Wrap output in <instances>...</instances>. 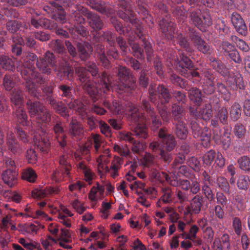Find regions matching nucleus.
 <instances>
[{
    "mask_svg": "<svg viewBox=\"0 0 250 250\" xmlns=\"http://www.w3.org/2000/svg\"><path fill=\"white\" fill-rule=\"evenodd\" d=\"M29 113L32 118L33 127L38 128V131H34V143L44 154L48 153L50 150V143L47 138L44 128L49 125L50 114L40 102L29 101L27 103Z\"/></svg>",
    "mask_w": 250,
    "mask_h": 250,
    "instance_id": "f257e3e1",
    "label": "nucleus"
},
{
    "mask_svg": "<svg viewBox=\"0 0 250 250\" xmlns=\"http://www.w3.org/2000/svg\"><path fill=\"white\" fill-rule=\"evenodd\" d=\"M104 104L113 114H125L129 116L131 120L134 122H139L134 128L135 135L139 137L143 138H146L147 137V129L146 127V125H144V122H146V119L143 115L142 109L137 108L130 103L126 104L125 107L117 102H113V104L110 105L108 101H104Z\"/></svg>",
    "mask_w": 250,
    "mask_h": 250,
    "instance_id": "f03ea898",
    "label": "nucleus"
},
{
    "mask_svg": "<svg viewBox=\"0 0 250 250\" xmlns=\"http://www.w3.org/2000/svg\"><path fill=\"white\" fill-rule=\"evenodd\" d=\"M79 80L83 83H85L83 87L86 89L89 95L92 97L94 101L102 98V93L104 94L109 91L111 87L110 85L109 77L105 73H103L102 75V83L96 84L94 86L93 83L88 80V72L85 68L83 67L78 68L76 70Z\"/></svg>",
    "mask_w": 250,
    "mask_h": 250,
    "instance_id": "7ed1b4c3",
    "label": "nucleus"
},
{
    "mask_svg": "<svg viewBox=\"0 0 250 250\" xmlns=\"http://www.w3.org/2000/svg\"><path fill=\"white\" fill-rule=\"evenodd\" d=\"M26 60L21 68H19L22 78L26 82V87L29 92L34 96L38 97L37 86L35 82L41 84L43 82V79L40 74L35 73L34 71V64L36 60V56L32 53H28Z\"/></svg>",
    "mask_w": 250,
    "mask_h": 250,
    "instance_id": "20e7f679",
    "label": "nucleus"
},
{
    "mask_svg": "<svg viewBox=\"0 0 250 250\" xmlns=\"http://www.w3.org/2000/svg\"><path fill=\"white\" fill-rule=\"evenodd\" d=\"M110 157V154L109 149H105L103 151V154H101L97 158L98 170L102 175H104L105 173L109 171L111 176L115 178L118 175V170L120 168L122 164V160L120 157L115 156L112 162L110 168L109 169L107 165L109 162V158Z\"/></svg>",
    "mask_w": 250,
    "mask_h": 250,
    "instance_id": "39448f33",
    "label": "nucleus"
},
{
    "mask_svg": "<svg viewBox=\"0 0 250 250\" xmlns=\"http://www.w3.org/2000/svg\"><path fill=\"white\" fill-rule=\"evenodd\" d=\"M155 86L151 85L149 87V92L150 95V99L152 102H154V98L153 97L154 95H156L157 92H158L159 95V99H161V103H158L157 104L158 109L159 113L164 122H167L169 120L170 113L167 112V108L165 104L168 102L169 100L170 95L167 90L165 88L163 85H159L157 87V91H155Z\"/></svg>",
    "mask_w": 250,
    "mask_h": 250,
    "instance_id": "423d86ee",
    "label": "nucleus"
},
{
    "mask_svg": "<svg viewBox=\"0 0 250 250\" xmlns=\"http://www.w3.org/2000/svg\"><path fill=\"white\" fill-rule=\"evenodd\" d=\"M40 208H43L47 205L48 211L51 214L58 213V218L60 222L66 227H70L71 222L69 217L73 216L72 213L65 207L60 205L59 203L55 202L53 204L42 202L38 203Z\"/></svg>",
    "mask_w": 250,
    "mask_h": 250,
    "instance_id": "0eeeda50",
    "label": "nucleus"
},
{
    "mask_svg": "<svg viewBox=\"0 0 250 250\" xmlns=\"http://www.w3.org/2000/svg\"><path fill=\"white\" fill-rule=\"evenodd\" d=\"M11 100L13 104L18 106V109L16 112L17 122L23 126L28 125L29 122L27 121V114L25 111L21 107L23 100L22 91L14 89L11 96Z\"/></svg>",
    "mask_w": 250,
    "mask_h": 250,
    "instance_id": "6e6552de",
    "label": "nucleus"
},
{
    "mask_svg": "<svg viewBox=\"0 0 250 250\" xmlns=\"http://www.w3.org/2000/svg\"><path fill=\"white\" fill-rule=\"evenodd\" d=\"M77 9L79 12V15L76 11H75L73 14L75 16V20L78 22V23L82 24L84 22V19L81 14H84L85 13L86 14H87V17L89 20L88 22L92 28L95 30H100L102 29L103 24L99 19V16L94 13L89 12L86 13L85 9L81 6H78Z\"/></svg>",
    "mask_w": 250,
    "mask_h": 250,
    "instance_id": "1a4fd4ad",
    "label": "nucleus"
},
{
    "mask_svg": "<svg viewBox=\"0 0 250 250\" xmlns=\"http://www.w3.org/2000/svg\"><path fill=\"white\" fill-rule=\"evenodd\" d=\"M118 76L120 83L112 87L113 90L117 91H123L124 88H130L133 89L134 87L135 80L134 78L130 75L129 70L125 67L120 66L119 68Z\"/></svg>",
    "mask_w": 250,
    "mask_h": 250,
    "instance_id": "9d476101",
    "label": "nucleus"
},
{
    "mask_svg": "<svg viewBox=\"0 0 250 250\" xmlns=\"http://www.w3.org/2000/svg\"><path fill=\"white\" fill-rule=\"evenodd\" d=\"M152 177L156 180L161 182L164 180L170 183V184L173 186H179L181 188L185 190H187L190 188V183L187 180H180L179 182L176 177V180L171 179V177L166 173L160 172L156 169L153 170L151 173Z\"/></svg>",
    "mask_w": 250,
    "mask_h": 250,
    "instance_id": "9b49d317",
    "label": "nucleus"
},
{
    "mask_svg": "<svg viewBox=\"0 0 250 250\" xmlns=\"http://www.w3.org/2000/svg\"><path fill=\"white\" fill-rule=\"evenodd\" d=\"M201 10H196L192 12L190 15L191 21L200 30L204 32L206 28L212 24L210 16L207 13L204 14L201 18Z\"/></svg>",
    "mask_w": 250,
    "mask_h": 250,
    "instance_id": "f8f14e48",
    "label": "nucleus"
},
{
    "mask_svg": "<svg viewBox=\"0 0 250 250\" xmlns=\"http://www.w3.org/2000/svg\"><path fill=\"white\" fill-rule=\"evenodd\" d=\"M193 64L191 60L183 55L181 57V61L177 62L176 64V67L177 69H179L178 67L182 68L181 70L182 74L189 79H190L191 77H198L199 75L198 72L191 70Z\"/></svg>",
    "mask_w": 250,
    "mask_h": 250,
    "instance_id": "ddd939ff",
    "label": "nucleus"
},
{
    "mask_svg": "<svg viewBox=\"0 0 250 250\" xmlns=\"http://www.w3.org/2000/svg\"><path fill=\"white\" fill-rule=\"evenodd\" d=\"M92 141L93 142L94 147L96 153H98L103 146L104 141L103 138L98 134H92L91 140L87 142L80 148V151L83 154H87L90 152V149L92 146Z\"/></svg>",
    "mask_w": 250,
    "mask_h": 250,
    "instance_id": "4468645a",
    "label": "nucleus"
},
{
    "mask_svg": "<svg viewBox=\"0 0 250 250\" xmlns=\"http://www.w3.org/2000/svg\"><path fill=\"white\" fill-rule=\"evenodd\" d=\"M54 55L50 52H47L43 58L37 61V65L42 73H49L52 68H54L55 70H57L56 67L54 66Z\"/></svg>",
    "mask_w": 250,
    "mask_h": 250,
    "instance_id": "2eb2a0df",
    "label": "nucleus"
},
{
    "mask_svg": "<svg viewBox=\"0 0 250 250\" xmlns=\"http://www.w3.org/2000/svg\"><path fill=\"white\" fill-rule=\"evenodd\" d=\"M231 22L236 31L239 34L243 36L247 35V27L240 15L237 13H233L231 15Z\"/></svg>",
    "mask_w": 250,
    "mask_h": 250,
    "instance_id": "dca6fc26",
    "label": "nucleus"
},
{
    "mask_svg": "<svg viewBox=\"0 0 250 250\" xmlns=\"http://www.w3.org/2000/svg\"><path fill=\"white\" fill-rule=\"evenodd\" d=\"M159 137L161 139L164 147L168 151H171L176 145V142L173 136L167 133L165 128H161L159 133Z\"/></svg>",
    "mask_w": 250,
    "mask_h": 250,
    "instance_id": "f3484780",
    "label": "nucleus"
},
{
    "mask_svg": "<svg viewBox=\"0 0 250 250\" xmlns=\"http://www.w3.org/2000/svg\"><path fill=\"white\" fill-rule=\"evenodd\" d=\"M58 187H49L44 188H36L32 191V196L34 198H42L48 196H52L58 194L60 192Z\"/></svg>",
    "mask_w": 250,
    "mask_h": 250,
    "instance_id": "a211bd4d",
    "label": "nucleus"
},
{
    "mask_svg": "<svg viewBox=\"0 0 250 250\" xmlns=\"http://www.w3.org/2000/svg\"><path fill=\"white\" fill-rule=\"evenodd\" d=\"M104 188L100 183H97L91 188L89 194V199L94 202L102 200L104 197Z\"/></svg>",
    "mask_w": 250,
    "mask_h": 250,
    "instance_id": "6ab92c4d",
    "label": "nucleus"
},
{
    "mask_svg": "<svg viewBox=\"0 0 250 250\" xmlns=\"http://www.w3.org/2000/svg\"><path fill=\"white\" fill-rule=\"evenodd\" d=\"M222 48L226 55L235 62L240 63L241 62V58L235 47L228 42H224L222 43Z\"/></svg>",
    "mask_w": 250,
    "mask_h": 250,
    "instance_id": "aec40b11",
    "label": "nucleus"
},
{
    "mask_svg": "<svg viewBox=\"0 0 250 250\" xmlns=\"http://www.w3.org/2000/svg\"><path fill=\"white\" fill-rule=\"evenodd\" d=\"M18 175L16 170L6 169L2 174V180L9 187H12L17 183Z\"/></svg>",
    "mask_w": 250,
    "mask_h": 250,
    "instance_id": "412c9836",
    "label": "nucleus"
},
{
    "mask_svg": "<svg viewBox=\"0 0 250 250\" xmlns=\"http://www.w3.org/2000/svg\"><path fill=\"white\" fill-rule=\"evenodd\" d=\"M193 132L194 133V137H199L200 136V140L202 141V144L205 147H208L210 141V136L209 132L207 128H204V131H201L200 127H192Z\"/></svg>",
    "mask_w": 250,
    "mask_h": 250,
    "instance_id": "4be33fe9",
    "label": "nucleus"
},
{
    "mask_svg": "<svg viewBox=\"0 0 250 250\" xmlns=\"http://www.w3.org/2000/svg\"><path fill=\"white\" fill-rule=\"evenodd\" d=\"M230 248L229 236L224 234L220 238H216L213 245L214 250H229Z\"/></svg>",
    "mask_w": 250,
    "mask_h": 250,
    "instance_id": "5701e85b",
    "label": "nucleus"
},
{
    "mask_svg": "<svg viewBox=\"0 0 250 250\" xmlns=\"http://www.w3.org/2000/svg\"><path fill=\"white\" fill-rule=\"evenodd\" d=\"M71 241V237L69 230L67 229H62L61 235L58 240L59 245L64 249H70L72 248L69 244Z\"/></svg>",
    "mask_w": 250,
    "mask_h": 250,
    "instance_id": "b1692460",
    "label": "nucleus"
},
{
    "mask_svg": "<svg viewBox=\"0 0 250 250\" xmlns=\"http://www.w3.org/2000/svg\"><path fill=\"white\" fill-rule=\"evenodd\" d=\"M227 82L233 89H235L237 88L242 89L245 86L243 77L239 73H236L234 75L229 76L227 80Z\"/></svg>",
    "mask_w": 250,
    "mask_h": 250,
    "instance_id": "393cba45",
    "label": "nucleus"
},
{
    "mask_svg": "<svg viewBox=\"0 0 250 250\" xmlns=\"http://www.w3.org/2000/svg\"><path fill=\"white\" fill-rule=\"evenodd\" d=\"M202 198L199 196H195L192 200L190 205L186 208L185 213H198L202 206Z\"/></svg>",
    "mask_w": 250,
    "mask_h": 250,
    "instance_id": "a878e982",
    "label": "nucleus"
},
{
    "mask_svg": "<svg viewBox=\"0 0 250 250\" xmlns=\"http://www.w3.org/2000/svg\"><path fill=\"white\" fill-rule=\"evenodd\" d=\"M144 108L143 110H145L146 112L150 116L152 120V126L151 127L154 129L158 128L161 125V122L159 120V118L156 116L154 111L149 107V104L146 102H143Z\"/></svg>",
    "mask_w": 250,
    "mask_h": 250,
    "instance_id": "bb28decb",
    "label": "nucleus"
},
{
    "mask_svg": "<svg viewBox=\"0 0 250 250\" xmlns=\"http://www.w3.org/2000/svg\"><path fill=\"white\" fill-rule=\"evenodd\" d=\"M68 106L70 109H74L82 116L83 119L87 118V112L85 105L81 101L76 100L70 102Z\"/></svg>",
    "mask_w": 250,
    "mask_h": 250,
    "instance_id": "cd10ccee",
    "label": "nucleus"
},
{
    "mask_svg": "<svg viewBox=\"0 0 250 250\" xmlns=\"http://www.w3.org/2000/svg\"><path fill=\"white\" fill-rule=\"evenodd\" d=\"M25 210L27 212V215L33 218H39L46 221L51 220V218L49 217L44 211L41 210H33L30 209L29 208H26Z\"/></svg>",
    "mask_w": 250,
    "mask_h": 250,
    "instance_id": "c85d7f7f",
    "label": "nucleus"
},
{
    "mask_svg": "<svg viewBox=\"0 0 250 250\" xmlns=\"http://www.w3.org/2000/svg\"><path fill=\"white\" fill-rule=\"evenodd\" d=\"M79 170H82L84 175L85 180L90 184V182L93 179L94 174L91 169L88 168L83 162H79L77 164Z\"/></svg>",
    "mask_w": 250,
    "mask_h": 250,
    "instance_id": "c756f323",
    "label": "nucleus"
},
{
    "mask_svg": "<svg viewBox=\"0 0 250 250\" xmlns=\"http://www.w3.org/2000/svg\"><path fill=\"white\" fill-rule=\"evenodd\" d=\"M31 22L32 25L37 28L41 27L45 28L51 29L55 27V25H51V22L49 20L45 18L40 19L32 18Z\"/></svg>",
    "mask_w": 250,
    "mask_h": 250,
    "instance_id": "7c9ffc66",
    "label": "nucleus"
},
{
    "mask_svg": "<svg viewBox=\"0 0 250 250\" xmlns=\"http://www.w3.org/2000/svg\"><path fill=\"white\" fill-rule=\"evenodd\" d=\"M69 133L72 136H79L83 133V127L80 123L73 119L70 125Z\"/></svg>",
    "mask_w": 250,
    "mask_h": 250,
    "instance_id": "2f4dec72",
    "label": "nucleus"
},
{
    "mask_svg": "<svg viewBox=\"0 0 250 250\" xmlns=\"http://www.w3.org/2000/svg\"><path fill=\"white\" fill-rule=\"evenodd\" d=\"M212 111L210 104H206L201 108L197 114L195 115L198 118L203 119L205 121H208L212 116Z\"/></svg>",
    "mask_w": 250,
    "mask_h": 250,
    "instance_id": "473e14b6",
    "label": "nucleus"
},
{
    "mask_svg": "<svg viewBox=\"0 0 250 250\" xmlns=\"http://www.w3.org/2000/svg\"><path fill=\"white\" fill-rule=\"evenodd\" d=\"M6 144L9 149L14 153L17 152V149L19 148V145L12 131H9L7 133Z\"/></svg>",
    "mask_w": 250,
    "mask_h": 250,
    "instance_id": "72a5a7b5",
    "label": "nucleus"
},
{
    "mask_svg": "<svg viewBox=\"0 0 250 250\" xmlns=\"http://www.w3.org/2000/svg\"><path fill=\"white\" fill-rule=\"evenodd\" d=\"M48 101L53 107L56 109L61 116L63 117L68 116V111L66 108L63 106L61 103H57L56 101L52 98H49Z\"/></svg>",
    "mask_w": 250,
    "mask_h": 250,
    "instance_id": "f704fd0d",
    "label": "nucleus"
},
{
    "mask_svg": "<svg viewBox=\"0 0 250 250\" xmlns=\"http://www.w3.org/2000/svg\"><path fill=\"white\" fill-rule=\"evenodd\" d=\"M54 132L56 135V138L60 145L63 147L66 145L65 140V135L64 133L63 130L60 124H57L54 127Z\"/></svg>",
    "mask_w": 250,
    "mask_h": 250,
    "instance_id": "c9c22d12",
    "label": "nucleus"
},
{
    "mask_svg": "<svg viewBox=\"0 0 250 250\" xmlns=\"http://www.w3.org/2000/svg\"><path fill=\"white\" fill-rule=\"evenodd\" d=\"M78 48L82 60L86 59L92 51L91 46L87 42L79 43Z\"/></svg>",
    "mask_w": 250,
    "mask_h": 250,
    "instance_id": "e433bc0d",
    "label": "nucleus"
},
{
    "mask_svg": "<svg viewBox=\"0 0 250 250\" xmlns=\"http://www.w3.org/2000/svg\"><path fill=\"white\" fill-rule=\"evenodd\" d=\"M176 134L180 139H186L188 135L187 128L182 121H179L176 125Z\"/></svg>",
    "mask_w": 250,
    "mask_h": 250,
    "instance_id": "4c0bfd02",
    "label": "nucleus"
},
{
    "mask_svg": "<svg viewBox=\"0 0 250 250\" xmlns=\"http://www.w3.org/2000/svg\"><path fill=\"white\" fill-rule=\"evenodd\" d=\"M213 139L217 144L222 143L225 146L228 147L230 144V139L229 137H227V140L224 141L222 137L220 130L219 128L215 127L213 130Z\"/></svg>",
    "mask_w": 250,
    "mask_h": 250,
    "instance_id": "58836bf2",
    "label": "nucleus"
},
{
    "mask_svg": "<svg viewBox=\"0 0 250 250\" xmlns=\"http://www.w3.org/2000/svg\"><path fill=\"white\" fill-rule=\"evenodd\" d=\"M19 242L25 248L29 250H41L39 243L32 240H26L24 238H20Z\"/></svg>",
    "mask_w": 250,
    "mask_h": 250,
    "instance_id": "ea45409f",
    "label": "nucleus"
},
{
    "mask_svg": "<svg viewBox=\"0 0 250 250\" xmlns=\"http://www.w3.org/2000/svg\"><path fill=\"white\" fill-rule=\"evenodd\" d=\"M194 42L197 46L198 50L204 53L209 52V46L201 38L198 36H195L193 39Z\"/></svg>",
    "mask_w": 250,
    "mask_h": 250,
    "instance_id": "a19ab883",
    "label": "nucleus"
},
{
    "mask_svg": "<svg viewBox=\"0 0 250 250\" xmlns=\"http://www.w3.org/2000/svg\"><path fill=\"white\" fill-rule=\"evenodd\" d=\"M21 177L23 180L31 183H34L37 179V175L33 169L28 168L23 171Z\"/></svg>",
    "mask_w": 250,
    "mask_h": 250,
    "instance_id": "79ce46f5",
    "label": "nucleus"
},
{
    "mask_svg": "<svg viewBox=\"0 0 250 250\" xmlns=\"http://www.w3.org/2000/svg\"><path fill=\"white\" fill-rule=\"evenodd\" d=\"M0 66L3 69L13 70L15 68V63L11 59L2 56L0 57Z\"/></svg>",
    "mask_w": 250,
    "mask_h": 250,
    "instance_id": "37998d69",
    "label": "nucleus"
},
{
    "mask_svg": "<svg viewBox=\"0 0 250 250\" xmlns=\"http://www.w3.org/2000/svg\"><path fill=\"white\" fill-rule=\"evenodd\" d=\"M188 94L190 100L196 104H199L201 102V93L199 89L193 88L189 90Z\"/></svg>",
    "mask_w": 250,
    "mask_h": 250,
    "instance_id": "c03bdc74",
    "label": "nucleus"
},
{
    "mask_svg": "<svg viewBox=\"0 0 250 250\" xmlns=\"http://www.w3.org/2000/svg\"><path fill=\"white\" fill-rule=\"evenodd\" d=\"M51 5L54 8L55 12H57L58 14V17H56L55 15H54L53 17L54 18L55 17V18L61 22L64 23L65 21V14L62 6L56 2L51 3Z\"/></svg>",
    "mask_w": 250,
    "mask_h": 250,
    "instance_id": "a18cd8bd",
    "label": "nucleus"
},
{
    "mask_svg": "<svg viewBox=\"0 0 250 250\" xmlns=\"http://www.w3.org/2000/svg\"><path fill=\"white\" fill-rule=\"evenodd\" d=\"M69 173L68 172L67 174L65 169L61 167L53 173L52 178L56 182L62 181L65 180L66 177L69 176Z\"/></svg>",
    "mask_w": 250,
    "mask_h": 250,
    "instance_id": "49530a36",
    "label": "nucleus"
},
{
    "mask_svg": "<svg viewBox=\"0 0 250 250\" xmlns=\"http://www.w3.org/2000/svg\"><path fill=\"white\" fill-rule=\"evenodd\" d=\"M250 179L247 176H240L237 180V187L240 189L246 190L250 185Z\"/></svg>",
    "mask_w": 250,
    "mask_h": 250,
    "instance_id": "de8ad7c7",
    "label": "nucleus"
},
{
    "mask_svg": "<svg viewBox=\"0 0 250 250\" xmlns=\"http://www.w3.org/2000/svg\"><path fill=\"white\" fill-rule=\"evenodd\" d=\"M69 157L67 154H64L61 156L59 160L60 165L61 168L65 169L67 174L71 168V165L68 160Z\"/></svg>",
    "mask_w": 250,
    "mask_h": 250,
    "instance_id": "09e8293b",
    "label": "nucleus"
},
{
    "mask_svg": "<svg viewBox=\"0 0 250 250\" xmlns=\"http://www.w3.org/2000/svg\"><path fill=\"white\" fill-rule=\"evenodd\" d=\"M231 40L235 42L237 46L244 52H248L250 50L248 44L243 40L239 39L237 37L234 36L231 37Z\"/></svg>",
    "mask_w": 250,
    "mask_h": 250,
    "instance_id": "8fccbe9b",
    "label": "nucleus"
},
{
    "mask_svg": "<svg viewBox=\"0 0 250 250\" xmlns=\"http://www.w3.org/2000/svg\"><path fill=\"white\" fill-rule=\"evenodd\" d=\"M216 158L215 151L211 150L207 152L203 157V163L207 166H210Z\"/></svg>",
    "mask_w": 250,
    "mask_h": 250,
    "instance_id": "3c124183",
    "label": "nucleus"
},
{
    "mask_svg": "<svg viewBox=\"0 0 250 250\" xmlns=\"http://www.w3.org/2000/svg\"><path fill=\"white\" fill-rule=\"evenodd\" d=\"M100 184L104 188V194L106 196L110 195L113 193L115 188L114 186L108 180H102Z\"/></svg>",
    "mask_w": 250,
    "mask_h": 250,
    "instance_id": "603ef678",
    "label": "nucleus"
},
{
    "mask_svg": "<svg viewBox=\"0 0 250 250\" xmlns=\"http://www.w3.org/2000/svg\"><path fill=\"white\" fill-rule=\"evenodd\" d=\"M241 113V108L239 104L237 103H234V104L231 106L230 115L232 118L234 120H237Z\"/></svg>",
    "mask_w": 250,
    "mask_h": 250,
    "instance_id": "864d4df0",
    "label": "nucleus"
},
{
    "mask_svg": "<svg viewBox=\"0 0 250 250\" xmlns=\"http://www.w3.org/2000/svg\"><path fill=\"white\" fill-rule=\"evenodd\" d=\"M240 168L244 170L250 169V159L246 156L242 157L238 160Z\"/></svg>",
    "mask_w": 250,
    "mask_h": 250,
    "instance_id": "5fc2aeb1",
    "label": "nucleus"
},
{
    "mask_svg": "<svg viewBox=\"0 0 250 250\" xmlns=\"http://www.w3.org/2000/svg\"><path fill=\"white\" fill-rule=\"evenodd\" d=\"M3 84L6 90H11L15 86V83L13 82V77L6 75L4 78Z\"/></svg>",
    "mask_w": 250,
    "mask_h": 250,
    "instance_id": "6e6d98bb",
    "label": "nucleus"
},
{
    "mask_svg": "<svg viewBox=\"0 0 250 250\" xmlns=\"http://www.w3.org/2000/svg\"><path fill=\"white\" fill-rule=\"evenodd\" d=\"M217 183L220 188L225 192H228L229 189V183L226 178L219 177L217 178Z\"/></svg>",
    "mask_w": 250,
    "mask_h": 250,
    "instance_id": "4d7b16f0",
    "label": "nucleus"
},
{
    "mask_svg": "<svg viewBox=\"0 0 250 250\" xmlns=\"http://www.w3.org/2000/svg\"><path fill=\"white\" fill-rule=\"evenodd\" d=\"M15 210L14 209H12L10 213H7V214L4 217L2 221V228L4 229H6L9 225L11 224L12 220H11V218L13 216V214H15Z\"/></svg>",
    "mask_w": 250,
    "mask_h": 250,
    "instance_id": "13d9d810",
    "label": "nucleus"
},
{
    "mask_svg": "<svg viewBox=\"0 0 250 250\" xmlns=\"http://www.w3.org/2000/svg\"><path fill=\"white\" fill-rule=\"evenodd\" d=\"M129 187L132 190L134 191L137 193H139L143 191L145 186L141 182L135 181L133 183L130 184Z\"/></svg>",
    "mask_w": 250,
    "mask_h": 250,
    "instance_id": "bf43d9fd",
    "label": "nucleus"
},
{
    "mask_svg": "<svg viewBox=\"0 0 250 250\" xmlns=\"http://www.w3.org/2000/svg\"><path fill=\"white\" fill-rule=\"evenodd\" d=\"M111 208V203L109 202H104L102 205V217L104 218H107L110 214V209Z\"/></svg>",
    "mask_w": 250,
    "mask_h": 250,
    "instance_id": "052dcab7",
    "label": "nucleus"
},
{
    "mask_svg": "<svg viewBox=\"0 0 250 250\" xmlns=\"http://www.w3.org/2000/svg\"><path fill=\"white\" fill-rule=\"evenodd\" d=\"M37 155L36 152L33 149H29L27 150L26 153V158L29 163L34 164L37 161Z\"/></svg>",
    "mask_w": 250,
    "mask_h": 250,
    "instance_id": "680f3d73",
    "label": "nucleus"
},
{
    "mask_svg": "<svg viewBox=\"0 0 250 250\" xmlns=\"http://www.w3.org/2000/svg\"><path fill=\"white\" fill-rule=\"evenodd\" d=\"M141 163L144 166L149 167L153 164V158L151 154L146 153L141 160Z\"/></svg>",
    "mask_w": 250,
    "mask_h": 250,
    "instance_id": "e2e57ef3",
    "label": "nucleus"
},
{
    "mask_svg": "<svg viewBox=\"0 0 250 250\" xmlns=\"http://www.w3.org/2000/svg\"><path fill=\"white\" fill-rule=\"evenodd\" d=\"M125 12L123 11L119 12V14L120 17L124 20H129L131 22H132L131 18L134 16V13L133 11L129 9H127L126 8H125Z\"/></svg>",
    "mask_w": 250,
    "mask_h": 250,
    "instance_id": "0e129e2a",
    "label": "nucleus"
},
{
    "mask_svg": "<svg viewBox=\"0 0 250 250\" xmlns=\"http://www.w3.org/2000/svg\"><path fill=\"white\" fill-rule=\"evenodd\" d=\"M73 208L79 213L81 214L85 210V207L82 202L78 199L73 201L71 203Z\"/></svg>",
    "mask_w": 250,
    "mask_h": 250,
    "instance_id": "69168bd1",
    "label": "nucleus"
},
{
    "mask_svg": "<svg viewBox=\"0 0 250 250\" xmlns=\"http://www.w3.org/2000/svg\"><path fill=\"white\" fill-rule=\"evenodd\" d=\"M51 47L59 53H62L64 50V47L62 42L59 40L53 41L51 43Z\"/></svg>",
    "mask_w": 250,
    "mask_h": 250,
    "instance_id": "338daca9",
    "label": "nucleus"
},
{
    "mask_svg": "<svg viewBox=\"0 0 250 250\" xmlns=\"http://www.w3.org/2000/svg\"><path fill=\"white\" fill-rule=\"evenodd\" d=\"M42 244L45 250H50V247L56 243L55 239L51 236H48L41 241Z\"/></svg>",
    "mask_w": 250,
    "mask_h": 250,
    "instance_id": "774afa93",
    "label": "nucleus"
}]
</instances>
